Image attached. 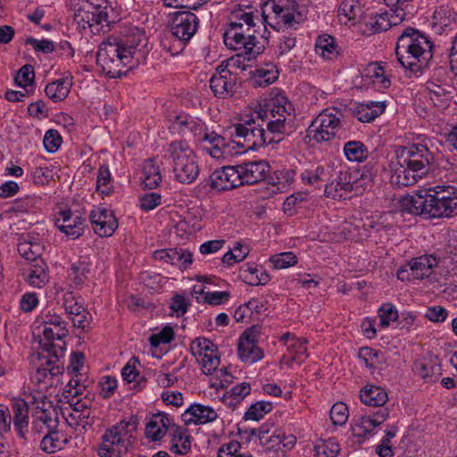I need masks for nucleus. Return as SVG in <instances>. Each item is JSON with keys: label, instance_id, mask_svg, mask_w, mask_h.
<instances>
[{"label": "nucleus", "instance_id": "nucleus-1", "mask_svg": "<svg viewBox=\"0 0 457 457\" xmlns=\"http://www.w3.org/2000/svg\"><path fill=\"white\" fill-rule=\"evenodd\" d=\"M255 111L245 108L230 124L235 128L237 137L253 145L266 144L265 130L262 125H255V119L267 120V130L274 135H282L291 129L294 118V107L286 96L278 91H272L265 100L264 107L259 104Z\"/></svg>", "mask_w": 457, "mask_h": 457}, {"label": "nucleus", "instance_id": "nucleus-2", "mask_svg": "<svg viewBox=\"0 0 457 457\" xmlns=\"http://www.w3.org/2000/svg\"><path fill=\"white\" fill-rule=\"evenodd\" d=\"M145 46L146 37L140 29L123 37H110L100 44L96 63L109 78L126 76L145 58Z\"/></svg>", "mask_w": 457, "mask_h": 457}, {"label": "nucleus", "instance_id": "nucleus-3", "mask_svg": "<svg viewBox=\"0 0 457 457\" xmlns=\"http://www.w3.org/2000/svg\"><path fill=\"white\" fill-rule=\"evenodd\" d=\"M402 212L425 218H449L457 214V187L438 184L399 201Z\"/></svg>", "mask_w": 457, "mask_h": 457}, {"label": "nucleus", "instance_id": "nucleus-4", "mask_svg": "<svg viewBox=\"0 0 457 457\" xmlns=\"http://www.w3.org/2000/svg\"><path fill=\"white\" fill-rule=\"evenodd\" d=\"M431 160L425 145L415 143L399 149L390 164L391 183L398 187L414 185L428 174Z\"/></svg>", "mask_w": 457, "mask_h": 457}, {"label": "nucleus", "instance_id": "nucleus-5", "mask_svg": "<svg viewBox=\"0 0 457 457\" xmlns=\"http://www.w3.org/2000/svg\"><path fill=\"white\" fill-rule=\"evenodd\" d=\"M168 128L172 133H178L182 137L191 135L195 143H209L210 146L204 149L212 158H225L228 148L226 138L214 131H209L200 118L184 112L170 113L168 117Z\"/></svg>", "mask_w": 457, "mask_h": 457}, {"label": "nucleus", "instance_id": "nucleus-6", "mask_svg": "<svg viewBox=\"0 0 457 457\" xmlns=\"http://www.w3.org/2000/svg\"><path fill=\"white\" fill-rule=\"evenodd\" d=\"M433 45L420 31L407 29L398 37L395 54L400 64L412 73L421 71L432 58Z\"/></svg>", "mask_w": 457, "mask_h": 457}, {"label": "nucleus", "instance_id": "nucleus-7", "mask_svg": "<svg viewBox=\"0 0 457 457\" xmlns=\"http://www.w3.org/2000/svg\"><path fill=\"white\" fill-rule=\"evenodd\" d=\"M307 17L305 7L295 0H267L262 3V25L280 30L296 29Z\"/></svg>", "mask_w": 457, "mask_h": 457}, {"label": "nucleus", "instance_id": "nucleus-8", "mask_svg": "<svg viewBox=\"0 0 457 457\" xmlns=\"http://www.w3.org/2000/svg\"><path fill=\"white\" fill-rule=\"evenodd\" d=\"M138 424V418L131 415L107 428L96 447L97 456L122 457L127 454Z\"/></svg>", "mask_w": 457, "mask_h": 457}, {"label": "nucleus", "instance_id": "nucleus-9", "mask_svg": "<svg viewBox=\"0 0 457 457\" xmlns=\"http://www.w3.org/2000/svg\"><path fill=\"white\" fill-rule=\"evenodd\" d=\"M190 352L195 358L197 363L201 366L202 371L205 375L213 374L211 387L217 390L226 389L228 386V368L223 366L217 370L220 363V356L216 345L204 337H199L192 340L190 344Z\"/></svg>", "mask_w": 457, "mask_h": 457}, {"label": "nucleus", "instance_id": "nucleus-10", "mask_svg": "<svg viewBox=\"0 0 457 457\" xmlns=\"http://www.w3.org/2000/svg\"><path fill=\"white\" fill-rule=\"evenodd\" d=\"M164 158L172 166L174 178L182 184H191L199 176L196 156L186 140H174L167 145Z\"/></svg>", "mask_w": 457, "mask_h": 457}, {"label": "nucleus", "instance_id": "nucleus-11", "mask_svg": "<svg viewBox=\"0 0 457 457\" xmlns=\"http://www.w3.org/2000/svg\"><path fill=\"white\" fill-rule=\"evenodd\" d=\"M262 4L260 10L249 4L235 3L230 5V37L237 45L242 40H255L254 34L262 25Z\"/></svg>", "mask_w": 457, "mask_h": 457}, {"label": "nucleus", "instance_id": "nucleus-12", "mask_svg": "<svg viewBox=\"0 0 457 457\" xmlns=\"http://www.w3.org/2000/svg\"><path fill=\"white\" fill-rule=\"evenodd\" d=\"M31 430L41 435L59 427V416L53 401L41 390L30 392Z\"/></svg>", "mask_w": 457, "mask_h": 457}, {"label": "nucleus", "instance_id": "nucleus-13", "mask_svg": "<svg viewBox=\"0 0 457 457\" xmlns=\"http://www.w3.org/2000/svg\"><path fill=\"white\" fill-rule=\"evenodd\" d=\"M37 321L39 333L42 335L40 345L43 351L49 353L52 351H58L60 354L63 353L64 345H55L54 341H61L68 336L67 322L60 315L51 312H42Z\"/></svg>", "mask_w": 457, "mask_h": 457}, {"label": "nucleus", "instance_id": "nucleus-14", "mask_svg": "<svg viewBox=\"0 0 457 457\" xmlns=\"http://www.w3.org/2000/svg\"><path fill=\"white\" fill-rule=\"evenodd\" d=\"M46 353L38 355L39 363L31 375V381L43 389L56 386L64 371L63 362L60 360L63 353L60 354L58 351Z\"/></svg>", "mask_w": 457, "mask_h": 457}, {"label": "nucleus", "instance_id": "nucleus-15", "mask_svg": "<svg viewBox=\"0 0 457 457\" xmlns=\"http://www.w3.org/2000/svg\"><path fill=\"white\" fill-rule=\"evenodd\" d=\"M342 117V112L337 108L323 110L310 125L308 137L318 143L332 140L341 130Z\"/></svg>", "mask_w": 457, "mask_h": 457}, {"label": "nucleus", "instance_id": "nucleus-16", "mask_svg": "<svg viewBox=\"0 0 457 457\" xmlns=\"http://www.w3.org/2000/svg\"><path fill=\"white\" fill-rule=\"evenodd\" d=\"M269 170L270 166L264 161L230 165V188L257 183L266 178Z\"/></svg>", "mask_w": 457, "mask_h": 457}, {"label": "nucleus", "instance_id": "nucleus-17", "mask_svg": "<svg viewBox=\"0 0 457 457\" xmlns=\"http://www.w3.org/2000/svg\"><path fill=\"white\" fill-rule=\"evenodd\" d=\"M198 17L190 11H179L173 13L170 31L179 41L181 49L190 41L199 28Z\"/></svg>", "mask_w": 457, "mask_h": 457}, {"label": "nucleus", "instance_id": "nucleus-18", "mask_svg": "<svg viewBox=\"0 0 457 457\" xmlns=\"http://www.w3.org/2000/svg\"><path fill=\"white\" fill-rule=\"evenodd\" d=\"M358 170H340L337 172L335 179L325 186V195L333 199L345 198L347 194L355 191L359 192L361 186L359 179Z\"/></svg>", "mask_w": 457, "mask_h": 457}, {"label": "nucleus", "instance_id": "nucleus-19", "mask_svg": "<svg viewBox=\"0 0 457 457\" xmlns=\"http://www.w3.org/2000/svg\"><path fill=\"white\" fill-rule=\"evenodd\" d=\"M280 341L283 342L286 352L281 358V363L287 367L299 365L308 356L307 341L303 337H298L291 333H285L281 336Z\"/></svg>", "mask_w": 457, "mask_h": 457}, {"label": "nucleus", "instance_id": "nucleus-20", "mask_svg": "<svg viewBox=\"0 0 457 457\" xmlns=\"http://www.w3.org/2000/svg\"><path fill=\"white\" fill-rule=\"evenodd\" d=\"M86 219L79 212L61 210L54 215L56 228L71 239L79 238L84 232Z\"/></svg>", "mask_w": 457, "mask_h": 457}, {"label": "nucleus", "instance_id": "nucleus-21", "mask_svg": "<svg viewBox=\"0 0 457 457\" xmlns=\"http://www.w3.org/2000/svg\"><path fill=\"white\" fill-rule=\"evenodd\" d=\"M89 221L94 232L99 237H111L118 228L113 212L106 207L94 206L89 213Z\"/></svg>", "mask_w": 457, "mask_h": 457}, {"label": "nucleus", "instance_id": "nucleus-22", "mask_svg": "<svg viewBox=\"0 0 457 457\" xmlns=\"http://www.w3.org/2000/svg\"><path fill=\"white\" fill-rule=\"evenodd\" d=\"M295 171L292 169L276 170L262 187V197L268 198L287 192L295 181Z\"/></svg>", "mask_w": 457, "mask_h": 457}, {"label": "nucleus", "instance_id": "nucleus-23", "mask_svg": "<svg viewBox=\"0 0 457 457\" xmlns=\"http://www.w3.org/2000/svg\"><path fill=\"white\" fill-rule=\"evenodd\" d=\"M10 405L13 414L12 420L14 430L20 438L26 440L29 424L30 394L28 395V401L14 397L11 400Z\"/></svg>", "mask_w": 457, "mask_h": 457}, {"label": "nucleus", "instance_id": "nucleus-24", "mask_svg": "<svg viewBox=\"0 0 457 457\" xmlns=\"http://www.w3.org/2000/svg\"><path fill=\"white\" fill-rule=\"evenodd\" d=\"M425 91L428 104L439 112L449 106L453 94V87L436 80L428 81Z\"/></svg>", "mask_w": 457, "mask_h": 457}, {"label": "nucleus", "instance_id": "nucleus-25", "mask_svg": "<svg viewBox=\"0 0 457 457\" xmlns=\"http://www.w3.org/2000/svg\"><path fill=\"white\" fill-rule=\"evenodd\" d=\"M389 417V411L382 408L374 412L361 414L355 420L353 432L356 436H366L373 432Z\"/></svg>", "mask_w": 457, "mask_h": 457}, {"label": "nucleus", "instance_id": "nucleus-26", "mask_svg": "<svg viewBox=\"0 0 457 457\" xmlns=\"http://www.w3.org/2000/svg\"><path fill=\"white\" fill-rule=\"evenodd\" d=\"M237 353L244 362L253 363L262 358V351L257 345V339L254 330H245L239 338Z\"/></svg>", "mask_w": 457, "mask_h": 457}, {"label": "nucleus", "instance_id": "nucleus-27", "mask_svg": "<svg viewBox=\"0 0 457 457\" xmlns=\"http://www.w3.org/2000/svg\"><path fill=\"white\" fill-rule=\"evenodd\" d=\"M153 258L178 266L180 270H187L193 262V253L182 248L159 249L153 253Z\"/></svg>", "mask_w": 457, "mask_h": 457}, {"label": "nucleus", "instance_id": "nucleus-28", "mask_svg": "<svg viewBox=\"0 0 457 457\" xmlns=\"http://www.w3.org/2000/svg\"><path fill=\"white\" fill-rule=\"evenodd\" d=\"M230 48L235 50V54L230 55V66L240 70H245L250 62L260 54V48L255 49L254 41L242 40L237 45H230Z\"/></svg>", "mask_w": 457, "mask_h": 457}, {"label": "nucleus", "instance_id": "nucleus-29", "mask_svg": "<svg viewBox=\"0 0 457 457\" xmlns=\"http://www.w3.org/2000/svg\"><path fill=\"white\" fill-rule=\"evenodd\" d=\"M218 415L214 409L201 403L191 404L181 415L186 425L206 424L217 419Z\"/></svg>", "mask_w": 457, "mask_h": 457}, {"label": "nucleus", "instance_id": "nucleus-30", "mask_svg": "<svg viewBox=\"0 0 457 457\" xmlns=\"http://www.w3.org/2000/svg\"><path fill=\"white\" fill-rule=\"evenodd\" d=\"M364 13L361 0H343L337 9V19L345 26H353Z\"/></svg>", "mask_w": 457, "mask_h": 457}, {"label": "nucleus", "instance_id": "nucleus-31", "mask_svg": "<svg viewBox=\"0 0 457 457\" xmlns=\"http://www.w3.org/2000/svg\"><path fill=\"white\" fill-rule=\"evenodd\" d=\"M405 17V12L402 8H390L388 12L378 13L372 17L370 25L374 32L386 31L391 27L403 22Z\"/></svg>", "mask_w": 457, "mask_h": 457}, {"label": "nucleus", "instance_id": "nucleus-32", "mask_svg": "<svg viewBox=\"0 0 457 457\" xmlns=\"http://www.w3.org/2000/svg\"><path fill=\"white\" fill-rule=\"evenodd\" d=\"M332 170V167L327 164H312L302 171L300 178L304 185L319 187L330 179Z\"/></svg>", "mask_w": 457, "mask_h": 457}, {"label": "nucleus", "instance_id": "nucleus-33", "mask_svg": "<svg viewBox=\"0 0 457 457\" xmlns=\"http://www.w3.org/2000/svg\"><path fill=\"white\" fill-rule=\"evenodd\" d=\"M172 419L165 413L154 414L145 425V436L152 441L161 440L172 427Z\"/></svg>", "mask_w": 457, "mask_h": 457}, {"label": "nucleus", "instance_id": "nucleus-34", "mask_svg": "<svg viewBox=\"0 0 457 457\" xmlns=\"http://www.w3.org/2000/svg\"><path fill=\"white\" fill-rule=\"evenodd\" d=\"M191 439L187 428L173 424L170 451L178 455L187 454L191 451Z\"/></svg>", "mask_w": 457, "mask_h": 457}, {"label": "nucleus", "instance_id": "nucleus-35", "mask_svg": "<svg viewBox=\"0 0 457 457\" xmlns=\"http://www.w3.org/2000/svg\"><path fill=\"white\" fill-rule=\"evenodd\" d=\"M228 59L223 60L216 68V72L210 79V87L214 96L218 98L225 99L228 94Z\"/></svg>", "mask_w": 457, "mask_h": 457}, {"label": "nucleus", "instance_id": "nucleus-36", "mask_svg": "<svg viewBox=\"0 0 457 457\" xmlns=\"http://www.w3.org/2000/svg\"><path fill=\"white\" fill-rule=\"evenodd\" d=\"M27 283L37 288L44 287L49 282L48 268L44 261H37L31 263L24 271Z\"/></svg>", "mask_w": 457, "mask_h": 457}, {"label": "nucleus", "instance_id": "nucleus-37", "mask_svg": "<svg viewBox=\"0 0 457 457\" xmlns=\"http://www.w3.org/2000/svg\"><path fill=\"white\" fill-rule=\"evenodd\" d=\"M386 106V101H366L355 107L354 113L361 122H370L380 116Z\"/></svg>", "mask_w": 457, "mask_h": 457}, {"label": "nucleus", "instance_id": "nucleus-38", "mask_svg": "<svg viewBox=\"0 0 457 457\" xmlns=\"http://www.w3.org/2000/svg\"><path fill=\"white\" fill-rule=\"evenodd\" d=\"M362 79L367 84H372L378 90L386 89L390 86V80L384 67L378 62H371L365 68Z\"/></svg>", "mask_w": 457, "mask_h": 457}, {"label": "nucleus", "instance_id": "nucleus-39", "mask_svg": "<svg viewBox=\"0 0 457 457\" xmlns=\"http://www.w3.org/2000/svg\"><path fill=\"white\" fill-rule=\"evenodd\" d=\"M315 53L324 60H334L339 55L340 47L334 37L322 34L315 41Z\"/></svg>", "mask_w": 457, "mask_h": 457}, {"label": "nucleus", "instance_id": "nucleus-40", "mask_svg": "<svg viewBox=\"0 0 457 457\" xmlns=\"http://www.w3.org/2000/svg\"><path fill=\"white\" fill-rule=\"evenodd\" d=\"M42 435L40 449L48 453L62 449L69 443V438L59 429V427L55 429L46 431Z\"/></svg>", "mask_w": 457, "mask_h": 457}, {"label": "nucleus", "instance_id": "nucleus-41", "mask_svg": "<svg viewBox=\"0 0 457 457\" xmlns=\"http://www.w3.org/2000/svg\"><path fill=\"white\" fill-rule=\"evenodd\" d=\"M238 278L251 286L266 285L270 279L269 274L263 270H259L254 263L241 266Z\"/></svg>", "mask_w": 457, "mask_h": 457}, {"label": "nucleus", "instance_id": "nucleus-42", "mask_svg": "<svg viewBox=\"0 0 457 457\" xmlns=\"http://www.w3.org/2000/svg\"><path fill=\"white\" fill-rule=\"evenodd\" d=\"M252 80L257 87H266L274 83L278 78V70L272 62H264L252 72Z\"/></svg>", "mask_w": 457, "mask_h": 457}, {"label": "nucleus", "instance_id": "nucleus-43", "mask_svg": "<svg viewBox=\"0 0 457 457\" xmlns=\"http://www.w3.org/2000/svg\"><path fill=\"white\" fill-rule=\"evenodd\" d=\"M437 264V260L433 255H422L412 259L408 266L413 278L421 279L431 274L432 269Z\"/></svg>", "mask_w": 457, "mask_h": 457}, {"label": "nucleus", "instance_id": "nucleus-44", "mask_svg": "<svg viewBox=\"0 0 457 457\" xmlns=\"http://www.w3.org/2000/svg\"><path fill=\"white\" fill-rule=\"evenodd\" d=\"M72 79L62 78L48 83L45 87L46 95L54 103L63 101L70 94Z\"/></svg>", "mask_w": 457, "mask_h": 457}, {"label": "nucleus", "instance_id": "nucleus-45", "mask_svg": "<svg viewBox=\"0 0 457 457\" xmlns=\"http://www.w3.org/2000/svg\"><path fill=\"white\" fill-rule=\"evenodd\" d=\"M433 27L435 30L441 33L444 28L457 25V11H454L450 5H441L436 8L433 15Z\"/></svg>", "mask_w": 457, "mask_h": 457}, {"label": "nucleus", "instance_id": "nucleus-46", "mask_svg": "<svg viewBox=\"0 0 457 457\" xmlns=\"http://www.w3.org/2000/svg\"><path fill=\"white\" fill-rule=\"evenodd\" d=\"M310 202L311 198L307 192H295L286 198L282 204V211L286 215L293 216L300 210L306 208Z\"/></svg>", "mask_w": 457, "mask_h": 457}, {"label": "nucleus", "instance_id": "nucleus-47", "mask_svg": "<svg viewBox=\"0 0 457 457\" xmlns=\"http://www.w3.org/2000/svg\"><path fill=\"white\" fill-rule=\"evenodd\" d=\"M160 167L152 158L145 160L142 167V180L145 188H156L162 182Z\"/></svg>", "mask_w": 457, "mask_h": 457}, {"label": "nucleus", "instance_id": "nucleus-48", "mask_svg": "<svg viewBox=\"0 0 457 457\" xmlns=\"http://www.w3.org/2000/svg\"><path fill=\"white\" fill-rule=\"evenodd\" d=\"M362 403L369 406H382L387 401L386 392L380 386L368 385L360 392Z\"/></svg>", "mask_w": 457, "mask_h": 457}, {"label": "nucleus", "instance_id": "nucleus-49", "mask_svg": "<svg viewBox=\"0 0 457 457\" xmlns=\"http://www.w3.org/2000/svg\"><path fill=\"white\" fill-rule=\"evenodd\" d=\"M67 424L79 430L80 433L86 432L88 428H92L95 420L91 416V410H72L71 412L66 417Z\"/></svg>", "mask_w": 457, "mask_h": 457}, {"label": "nucleus", "instance_id": "nucleus-50", "mask_svg": "<svg viewBox=\"0 0 457 457\" xmlns=\"http://www.w3.org/2000/svg\"><path fill=\"white\" fill-rule=\"evenodd\" d=\"M18 253L27 261L37 262L43 261L40 256L43 253V245L40 242L22 237L17 247Z\"/></svg>", "mask_w": 457, "mask_h": 457}, {"label": "nucleus", "instance_id": "nucleus-51", "mask_svg": "<svg viewBox=\"0 0 457 457\" xmlns=\"http://www.w3.org/2000/svg\"><path fill=\"white\" fill-rule=\"evenodd\" d=\"M343 152L345 158L353 162H361L367 159L369 154L367 146L357 140L347 141L344 145Z\"/></svg>", "mask_w": 457, "mask_h": 457}, {"label": "nucleus", "instance_id": "nucleus-52", "mask_svg": "<svg viewBox=\"0 0 457 457\" xmlns=\"http://www.w3.org/2000/svg\"><path fill=\"white\" fill-rule=\"evenodd\" d=\"M361 364L368 368L371 373L382 367L384 363L383 354L372 348L362 347L359 351Z\"/></svg>", "mask_w": 457, "mask_h": 457}, {"label": "nucleus", "instance_id": "nucleus-53", "mask_svg": "<svg viewBox=\"0 0 457 457\" xmlns=\"http://www.w3.org/2000/svg\"><path fill=\"white\" fill-rule=\"evenodd\" d=\"M96 192L101 195H110L114 191L113 179L107 164H101L96 177Z\"/></svg>", "mask_w": 457, "mask_h": 457}, {"label": "nucleus", "instance_id": "nucleus-54", "mask_svg": "<svg viewBox=\"0 0 457 457\" xmlns=\"http://www.w3.org/2000/svg\"><path fill=\"white\" fill-rule=\"evenodd\" d=\"M91 263L87 258H79L73 262L69 270V277L75 285H81L87 279Z\"/></svg>", "mask_w": 457, "mask_h": 457}, {"label": "nucleus", "instance_id": "nucleus-55", "mask_svg": "<svg viewBox=\"0 0 457 457\" xmlns=\"http://www.w3.org/2000/svg\"><path fill=\"white\" fill-rule=\"evenodd\" d=\"M273 410V403L270 401H258L252 403L244 414L245 420L259 421Z\"/></svg>", "mask_w": 457, "mask_h": 457}, {"label": "nucleus", "instance_id": "nucleus-56", "mask_svg": "<svg viewBox=\"0 0 457 457\" xmlns=\"http://www.w3.org/2000/svg\"><path fill=\"white\" fill-rule=\"evenodd\" d=\"M379 328H386L399 318V312L395 305L391 303H384L378 309Z\"/></svg>", "mask_w": 457, "mask_h": 457}, {"label": "nucleus", "instance_id": "nucleus-57", "mask_svg": "<svg viewBox=\"0 0 457 457\" xmlns=\"http://www.w3.org/2000/svg\"><path fill=\"white\" fill-rule=\"evenodd\" d=\"M268 262L273 269L283 270L295 266L298 258L293 252H281L272 254Z\"/></svg>", "mask_w": 457, "mask_h": 457}, {"label": "nucleus", "instance_id": "nucleus-58", "mask_svg": "<svg viewBox=\"0 0 457 457\" xmlns=\"http://www.w3.org/2000/svg\"><path fill=\"white\" fill-rule=\"evenodd\" d=\"M313 450L316 457H337L340 452V446L333 438L320 439L315 442Z\"/></svg>", "mask_w": 457, "mask_h": 457}, {"label": "nucleus", "instance_id": "nucleus-59", "mask_svg": "<svg viewBox=\"0 0 457 457\" xmlns=\"http://www.w3.org/2000/svg\"><path fill=\"white\" fill-rule=\"evenodd\" d=\"M191 306V300L185 294L176 293L170 301L169 308L172 313L177 317L180 318L184 316L189 307Z\"/></svg>", "mask_w": 457, "mask_h": 457}, {"label": "nucleus", "instance_id": "nucleus-60", "mask_svg": "<svg viewBox=\"0 0 457 457\" xmlns=\"http://www.w3.org/2000/svg\"><path fill=\"white\" fill-rule=\"evenodd\" d=\"M29 176L36 186L48 185L54 179L52 169L41 164L31 168Z\"/></svg>", "mask_w": 457, "mask_h": 457}, {"label": "nucleus", "instance_id": "nucleus-61", "mask_svg": "<svg viewBox=\"0 0 457 457\" xmlns=\"http://www.w3.org/2000/svg\"><path fill=\"white\" fill-rule=\"evenodd\" d=\"M228 166L223 165L216 169L210 176V187L218 192L226 191L228 188Z\"/></svg>", "mask_w": 457, "mask_h": 457}, {"label": "nucleus", "instance_id": "nucleus-62", "mask_svg": "<svg viewBox=\"0 0 457 457\" xmlns=\"http://www.w3.org/2000/svg\"><path fill=\"white\" fill-rule=\"evenodd\" d=\"M349 418V410L343 402H337L330 409V420L335 426L345 425Z\"/></svg>", "mask_w": 457, "mask_h": 457}, {"label": "nucleus", "instance_id": "nucleus-63", "mask_svg": "<svg viewBox=\"0 0 457 457\" xmlns=\"http://www.w3.org/2000/svg\"><path fill=\"white\" fill-rule=\"evenodd\" d=\"M42 198L36 195H26L17 198L13 204V209L17 212H28L34 209H37L41 204Z\"/></svg>", "mask_w": 457, "mask_h": 457}, {"label": "nucleus", "instance_id": "nucleus-64", "mask_svg": "<svg viewBox=\"0 0 457 457\" xmlns=\"http://www.w3.org/2000/svg\"><path fill=\"white\" fill-rule=\"evenodd\" d=\"M43 144L47 153L54 154L61 147L62 137L57 129H51L46 132Z\"/></svg>", "mask_w": 457, "mask_h": 457}]
</instances>
